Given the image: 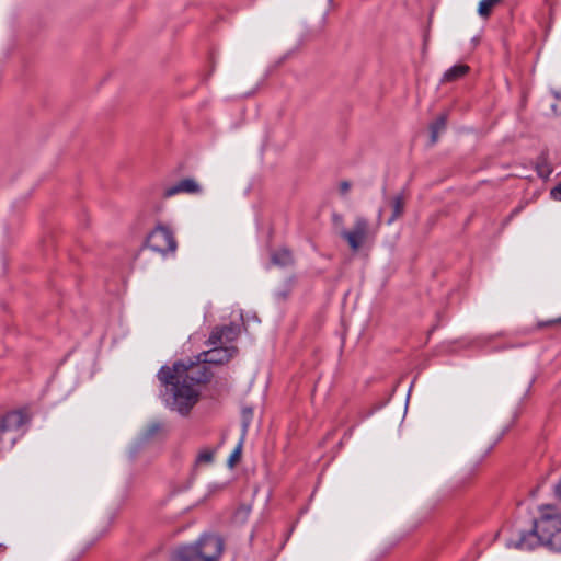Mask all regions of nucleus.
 Segmentation results:
<instances>
[{
	"mask_svg": "<svg viewBox=\"0 0 561 561\" xmlns=\"http://www.w3.org/2000/svg\"><path fill=\"white\" fill-rule=\"evenodd\" d=\"M157 377L164 388L161 391L162 400L171 410L182 415L187 414L198 400L195 385L206 383L213 377L209 367L196 358L175 362L172 367L162 366Z\"/></svg>",
	"mask_w": 561,
	"mask_h": 561,
	"instance_id": "obj_1",
	"label": "nucleus"
},
{
	"mask_svg": "<svg viewBox=\"0 0 561 561\" xmlns=\"http://www.w3.org/2000/svg\"><path fill=\"white\" fill-rule=\"evenodd\" d=\"M538 511L539 516L534 519L533 528L522 531L516 540L511 539L507 547L533 550L541 545L561 553V510L553 504H543Z\"/></svg>",
	"mask_w": 561,
	"mask_h": 561,
	"instance_id": "obj_2",
	"label": "nucleus"
},
{
	"mask_svg": "<svg viewBox=\"0 0 561 561\" xmlns=\"http://www.w3.org/2000/svg\"><path fill=\"white\" fill-rule=\"evenodd\" d=\"M224 549L221 538L214 535H204L193 545L179 547L173 561H218Z\"/></svg>",
	"mask_w": 561,
	"mask_h": 561,
	"instance_id": "obj_3",
	"label": "nucleus"
},
{
	"mask_svg": "<svg viewBox=\"0 0 561 561\" xmlns=\"http://www.w3.org/2000/svg\"><path fill=\"white\" fill-rule=\"evenodd\" d=\"M146 247L150 250L165 256L169 253L174 254L178 249V243L172 230L164 225H158L149 232L146 238Z\"/></svg>",
	"mask_w": 561,
	"mask_h": 561,
	"instance_id": "obj_4",
	"label": "nucleus"
},
{
	"mask_svg": "<svg viewBox=\"0 0 561 561\" xmlns=\"http://www.w3.org/2000/svg\"><path fill=\"white\" fill-rule=\"evenodd\" d=\"M210 346L208 351L196 355V358L207 364L224 365L228 363L237 353L236 346H222L216 344H207Z\"/></svg>",
	"mask_w": 561,
	"mask_h": 561,
	"instance_id": "obj_5",
	"label": "nucleus"
},
{
	"mask_svg": "<svg viewBox=\"0 0 561 561\" xmlns=\"http://www.w3.org/2000/svg\"><path fill=\"white\" fill-rule=\"evenodd\" d=\"M240 325L230 323L227 325L215 327L206 342V344H216L222 346H233L232 343L237 341L240 335Z\"/></svg>",
	"mask_w": 561,
	"mask_h": 561,
	"instance_id": "obj_6",
	"label": "nucleus"
},
{
	"mask_svg": "<svg viewBox=\"0 0 561 561\" xmlns=\"http://www.w3.org/2000/svg\"><path fill=\"white\" fill-rule=\"evenodd\" d=\"M30 421L31 416L24 410H14L4 414L0 419V442L5 433L18 432Z\"/></svg>",
	"mask_w": 561,
	"mask_h": 561,
	"instance_id": "obj_7",
	"label": "nucleus"
},
{
	"mask_svg": "<svg viewBox=\"0 0 561 561\" xmlns=\"http://www.w3.org/2000/svg\"><path fill=\"white\" fill-rule=\"evenodd\" d=\"M368 232V222L365 218L358 217L355 220L354 228L348 230H343L341 232V237L344 238L350 248L353 251H357L362 244L365 242Z\"/></svg>",
	"mask_w": 561,
	"mask_h": 561,
	"instance_id": "obj_8",
	"label": "nucleus"
},
{
	"mask_svg": "<svg viewBox=\"0 0 561 561\" xmlns=\"http://www.w3.org/2000/svg\"><path fill=\"white\" fill-rule=\"evenodd\" d=\"M201 185L192 178L182 179L174 185L169 186L163 192L165 198L172 197L178 194H201Z\"/></svg>",
	"mask_w": 561,
	"mask_h": 561,
	"instance_id": "obj_9",
	"label": "nucleus"
},
{
	"mask_svg": "<svg viewBox=\"0 0 561 561\" xmlns=\"http://www.w3.org/2000/svg\"><path fill=\"white\" fill-rule=\"evenodd\" d=\"M535 169L539 178L541 179H548L550 174L552 173L553 169L551 164L549 163L548 152L542 151L535 163Z\"/></svg>",
	"mask_w": 561,
	"mask_h": 561,
	"instance_id": "obj_10",
	"label": "nucleus"
},
{
	"mask_svg": "<svg viewBox=\"0 0 561 561\" xmlns=\"http://www.w3.org/2000/svg\"><path fill=\"white\" fill-rule=\"evenodd\" d=\"M405 201L403 194L396 195L390 201L391 216L387 219V225L393 224L403 214Z\"/></svg>",
	"mask_w": 561,
	"mask_h": 561,
	"instance_id": "obj_11",
	"label": "nucleus"
},
{
	"mask_svg": "<svg viewBox=\"0 0 561 561\" xmlns=\"http://www.w3.org/2000/svg\"><path fill=\"white\" fill-rule=\"evenodd\" d=\"M271 261L274 265L285 267L294 263V257L287 248H282L272 253Z\"/></svg>",
	"mask_w": 561,
	"mask_h": 561,
	"instance_id": "obj_12",
	"label": "nucleus"
},
{
	"mask_svg": "<svg viewBox=\"0 0 561 561\" xmlns=\"http://www.w3.org/2000/svg\"><path fill=\"white\" fill-rule=\"evenodd\" d=\"M469 71V67L467 65L460 64L455 65L447 69L442 78V82H453L460 78H462L465 75H467Z\"/></svg>",
	"mask_w": 561,
	"mask_h": 561,
	"instance_id": "obj_13",
	"label": "nucleus"
},
{
	"mask_svg": "<svg viewBox=\"0 0 561 561\" xmlns=\"http://www.w3.org/2000/svg\"><path fill=\"white\" fill-rule=\"evenodd\" d=\"M447 125V115H439L430 126L431 130V142L435 144L438 139V135L440 131L445 130Z\"/></svg>",
	"mask_w": 561,
	"mask_h": 561,
	"instance_id": "obj_14",
	"label": "nucleus"
},
{
	"mask_svg": "<svg viewBox=\"0 0 561 561\" xmlns=\"http://www.w3.org/2000/svg\"><path fill=\"white\" fill-rule=\"evenodd\" d=\"M295 286V277L287 278L280 288L274 293V297L277 301H285Z\"/></svg>",
	"mask_w": 561,
	"mask_h": 561,
	"instance_id": "obj_15",
	"label": "nucleus"
},
{
	"mask_svg": "<svg viewBox=\"0 0 561 561\" xmlns=\"http://www.w3.org/2000/svg\"><path fill=\"white\" fill-rule=\"evenodd\" d=\"M502 1L503 0H481L478 5V14L482 19H488L492 14L493 9Z\"/></svg>",
	"mask_w": 561,
	"mask_h": 561,
	"instance_id": "obj_16",
	"label": "nucleus"
},
{
	"mask_svg": "<svg viewBox=\"0 0 561 561\" xmlns=\"http://www.w3.org/2000/svg\"><path fill=\"white\" fill-rule=\"evenodd\" d=\"M215 449L204 448L202 449L196 459L195 466L209 465L214 461Z\"/></svg>",
	"mask_w": 561,
	"mask_h": 561,
	"instance_id": "obj_17",
	"label": "nucleus"
},
{
	"mask_svg": "<svg viewBox=\"0 0 561 561\" xmlns=\"http://www.w3.org/2000/svg\"><path fill=\"white\" fill-rule=\"evenodd\" d=\"M241 449H242V443H239L228 459V463L230 467H232L234 465V462L239 460V458L241 456Z\"/></svg>",
	"mask_w": 561,
	"mask_h": 561,
	"instance_id": "obj_18",
	"label": "nucleus"
},
{
	"mask_svg": "<svg viewBox=\"0 0 561 561\" xmlns=\"http://www.w3.org/2000/svg\"><path fill=\"white\" fill-rule=\"evenodd\" d=\"M550 196L554 201H561V182L550 191Z\"/></svg>",
	"mask_w": 561,
	"mask_h": 561,
	"instance_id": "obj_19",
	"label": "nucleus"
},
{
	"mask_svg": "<svg viewBox=\"0 0 561 561\" xmlns=\"http://www.w3.org/2000/svg\"><path fill=\"white\" fill-rule=\"evenodd\" d=\"M553 494L556 499L561 503V477L553 485Z\"/></svg>",
	"mask_w": 561,
	"mask_h": 561,
	"instance_id": "obj_20",
	"label": "nucleus"
},
{
	"mask_svg": "<svg viewBox=\"0 0 561 561\" xmlns=\"http://www.w3.org/2000/svg\"><path fill=\"white\" fill-rule=\"evenodd\" d=\"M351 188V184L347 181H343L340 183V192L342 194H346Z\"/></svg>",
	"mask_w": 561,
	"mask_h": 561,
	"instance_id": "obj_21",
	"label": "nucleus"
},
{
	"mask_svg": "<svg viewBox=\"0 0 561 561\" xmlns=\"http://www.w3.org/2000/svg\"><path fill=\"white\" fill-rule=\"evenodd\" d=\"M523 209H524V205H519V206L515 207V208L511 211V214H510V216H508V219H512L513 217L517 216V215H518Z\"/></svg>",
	"mask_w": 561,
	"mask_h": 561,
	"instance_id": "obj_22",
	"label": "nucleus"
},
{
	"mask_svg": "<svg viewBox=\"0 0 561 561\" xmlns=\"http://www.w3.org/2000/svg\"><path fill=\"white\" fill-rule=\"evenodd\" d=\"M353 431H354V428H353V427L348 428V430L344 433V438H346V439L351 438V436L353 435Z\"/></svg>",
	"mask_w": 561,
	"mask_h": 561,
	"instance_id": "obj_23",
	"label": "nucleus"
},
{
	"mask_svg": "<svg viewBox=\"0 0 561 561\" xmlns=\"http://www.w3.org/2000/svg\"><path fill=\"white\" fill-rule=\"evenodd\" d=\"M560 322H561V317H560V318H558V319L551 320V321H549L548 323H549V324H552V323H560Z\"/></svg>",
	"mask_w": 561,
	"mask_h": 561,
	"instance_id": "obj_24",
	"label": "nucleus"
},
{
	"mask_svg": "<svg viewBox=\"0 0 561 561\" xmlns=\"http://www.w3.org/2000/svg\"><path fill=\"white\" fill-rule=\"evenodd\" d=\"M249 414H250V415L252 414V410H251V409H250L249 411H247V410H244V411H243V417H244V419H245V417H247V415H249Z\"/></svg>",
	"mask_w": 561,
	"mask_h": 561,
	"instance_id": "obj_25",
	"label": "nucleus"
},
{
	"mask_svg": "<svg viewBox=\"0 0 561 561\" xmlns=\"http://www.w3.org/2000/svg\"><path fill=\"white\" fill-rule=\"evenodd\" d=\"M249 414H250V415L252 414V410H251V409H250L249 411H247V410H244V411H243V417H244V419H245V417H247V415H249Z\"/></svg>",
	"mask_w": 561,
	"mask_h": 561,
	"instance_id": "obj_26",
	"label": "nucleus"
},
{
	"mask_svg": "<svg viewBox=\"0 0 561 561\" xmlns=\"http://www.w3.org/2000/svg\"><path fill=\"white\" fill-rule=\"evenodd\" d=\"M159 430V425H153L151 428V434Z\"/></svg>",
	"mask_w": 561,
	"mask_h": 561,
	"instance_id": "obj_27",
	"label": "nucleus"
},
{
	"mask_svg": "<svg viewBox=\"0 0 561 561\" xmlns=\"http://www.w3.org/2000/svg\"><path fill=\"white\" fill-rule=\"evenodd\" d=\"M18 437L12 438L11 445L13 446L16 443Z\"/></svg>",
	"mask_w": 561,
	"mask_h": 561,
	"instance_id": "obj_28",
	"label": "nucleus"
}]
</instances>
